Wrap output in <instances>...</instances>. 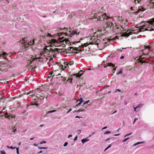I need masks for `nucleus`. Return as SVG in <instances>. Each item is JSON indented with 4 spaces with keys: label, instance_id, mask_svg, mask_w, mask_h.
Here are the masks:
<instances>
[{
    "label": "nucleus",
    "instance_id": "f257e3e1",
    "mask_svg": "<svg viewBox=\"0 0 154 154\" xmlns=\"http://www.w3.org/2000/svg\"><path fill=\"white\" fill-rule=\"evenodd\" d=\"M116 28L119 29L121 31H125V32L123 33L121 35L122 37H128L133 34V31L137 30L138 28V26L132 25L129 27V28H126L123 25H116Z\"/></svg>",
    "mask_w": 154,
    "mask_h": 154
},
{
    "label": "nucleus",
    "instance_id": "f03ea898",
    "mask_svg": "<svg viewBox=\"0 0 154 154\" xmlns=\"http://www.w3.org/2000/svg\"><path fill=\"white\" fill-rule=\"evenodd\" d=\"M154 54L150 50L147 54H144L139 56L140 59H139L138 62L140 65L147 66L150 63L149 61L150 60L151 57H154Z\"/></svg>",
    "mask_w": 154,
    "mask_h": 154
},
{
    "label": "nucleus",
    "instance_id": "7ed1b4c3",
    "mask_svg": "<svg viewBox=\"0 0 154 154\" xmlns=\"http://www.w3.org/2000/svg\"><path fill=\"white\" fill-rule=\"evenodd\" d=\"M154 23V20H150L147 22L148 24H144L140 28L137 29V31L136 32H139L142 31L146 30L151 31L154 30V29L152 28L153 23Z\"/></svg>",
    "mask_w": 154,
    "mask_h": 154
},
{
    "label": "nucleus",
    "instance_id": "20e7f679",
    "mask_svg": "<svg viewBox=\"0 0 154 154\" xmlns=\"http://www.w3.org/2000/svg\"><path fill=\"white\" fill-rule=\"evenodd\" d=\"M109 18L106 14H103L101 12L96 13L94 14L93 19H96L97 20L103 21L105 19Z\"/></svg>",
    "mask_w": 154,
    "mask_h": 154
},
{
    "label": "nucleus",
    "instance_id": "39448f33",
    "mask_svg": "<svg viewBox=\"0 0 154 154\" xmlns=\"http://www.w3.org/2000/svg\"><path fill=\"white\" fill-rule=\"evenodd\" d=\"M91 40L92 41L89 43H86L82 44L81 45L79 46V48H84V47H87L90 44L91 45H98L100 42V40L97 38H95L94 37H92L91 39Z\"/></svg>",
    "mask_w": 154,
    "mask_h": 154
},
{
    "label": "nucleus",
    "instance_id": "423d86ee",
    "mask_svg": "<svg viewBox=\"0 0 154 154\" xmlns=\"http://www.w3.org/2000/svg\"><path fill=\"white\" fill-rule=\"evenodd\" d=\"M41 58V57H34L33 58L32 57L30 60H29L27 61V67H31L33 66L34 63H35L36 61L38 60H38Z\"/></svg>",
    "mask_w": 154,
    "mask_h": 154
},
{
    "label": "nucleus",
    "instance_id": "0eeeda50",
    "mask_svg": "<svg viewBox=\"0 0 154 154\" xmlns=\"http://www.w3.org/2000/svg\"><path fill=\"white\" fill-rule=\"evenodd\" d=\"M21 42V44L22 46V50H24L25 48H28L29 45H33L34 44L35 40L34 39H33L32 41H30L29 42H29H28L26 41L24 39L21 41L20 42Z\"/></svg>",
    "mask_w": 154,
    "mask_h": 154
},
{
    "label": "nucleus",
    "instance_id": "6e6552de",
    "mask_svg": "<svg viewBox=\"0 0 154 154\" xmlns=\"http://www.w3.org/2000/svg\"><path fill=\"white\" fill-rule=\"evenodd\" d=\"M74 64V63L73 61L69 62H64L63 63V64H61V63H60L59 64V66H60V67H63L64 66V67H69V66H71L72 65H73Z\"/></svg>",
    "mask_w": 154,
    "mask_h": 154
},
{
    "label": "nucleus",
    "instance_id": "1a4fd4ad",
    "mask_svg": "<svg viewBox=\"0 0 154 154\" xmlns=\"http://www.w3.org/2000/svg\"><path fill=\"white\" fill-rule=\"evenodd\" d=\"M106 27L108 28H113L114 27H115V29H117V28H116L115 27V25H120L119 24H118V23H115L114 24L113 23L111 22V21H107L106 23Z\"/></svg>",
    "mask_w": 154,
    "mask_h": 154
},
{
    "label": "nucleus",
    "instance_id": "9d476101",
    "mask_svg": "<svg viewBox=\"0 0 154 154\" xmlns=\"http://www.w3.org/2000/svg\"><path fill=\"white\" fill-rule=\"evenodd\" d=\"M144 49L142 50L141 51H143V54H147L148 53V52H149L150 50V47L149 46H144Z\"/></svg>",
    "mask_w": 154,
    "mask_h": 154
},
{
    "label": "nucleus",
    "instance_id": "9b49d317",
    "mask_svg": "<svg viewBox=\"0 0 154 154\" xmlns=\"http://www.w3.org/2000/svg\"><path fill=\"white\" fill-rule=\"evenodd\" d=\"M69 48H70V49L69 50L70 51H72L73 52H75V53H76V54L78 52H75V51H79L78 52H79V51L81 52L82 51H84V50H81L80 49L79 50V49H78L77 48H73L72 47H69Z\"/></svg>",
    "mask_w": 154,
    "mask_h": 154
},
{
    "label": "nucleus",
    "instance_id": "f8f14e48",
    "mask_svg": "<svg viewBox=\"0 0 154 154\" xmlns=\"http://www.w3.org/2000/svg\"><path fill=\"white\" fill-rule=\"evenodd\" d=\"M58 36L59 37V38L61 40L63 39L64 38L63 36H62V35H64L65 36H66L68 35V34L64 32H61L59 33L58 34Z\"/></svg>",
    "mask_w": 154,
    "mask_h": 154
},
{
    "label": "nucleus",
    "instance_id": "ddd939ff",
    "mask_svg": "<svg viewBox=\"0 0 154 154\" xmlns=\"http://www.w3.org/2000/svg\"><path fill=\"white\" fill-rule=\"evenodd\" d=\"M5 118H9V119H10V117H11L12 118H14V119L15 118V116L12 115V114H8L7 112H6L5 114Z\"/></svg>",
    "mask_w": 154,
    "mask_h": 154
},
{
    "label": "nucleus",
    "instance_id": "4468645a",
    "mask_svg": "<svg viewBox=\"0 0 154 154\" xmlns=\"http://www.w3.org/2000/svg\"><path fill=\"white\" fill-rule=\"evenodd\" d=\"M79 32H77L76 30H73V31L69 35V38H70L74 35H79Z\"/></svg>",
    "mask_w": 154,
    "mask_h": 154
},
{
    "label": "nucleus",
    "instance_id": "2eb2a0df",
    "mask_svg": "<svg viewBox=\"0 0 154 154\" xmlns=\"http://www.w3.org/2000/svg\"><path fill=\"white\" fill-rule=\"evenodd\" d=\"M83 73V72L82 70H81L78 73L74 75L77 77H81Z\"/></svg>",
    "mask_w": 154,
    "mask_h": 154
},
{
    "label": "nucleus",
    "instance_id": "dca6fc26",
    "mask_svg": "<svg viewBox=\"0 0 154 154\" xmlns=\"http://www.w3.org/2000/svg\"><path fill=\"white\" fill-rule=\"evenodd\" d=\"M2 54L0 55V57L1 58V57H2L4 59H6L8 55V54L3 51H2Z\"/></svg>",
    "mask_w": 154,
    "mask_h": 154
},
{
    "label": "nucleus",
    "instance_id": "f3484780",
    "mask_svg": "<svg viewBox=\"0 0 154 154\" xmlns=\"http://www.w3.org/2000/svg\"><path fill=\"white\" fill-rule=\"evenodd\" d=\"M8 70V69L4 68H0V73H2L4 72H5Z\"/></svg>",
    "mask_w": 154,
    "mask_h": 154
},
{
    "label": "nucleus",
    "instance_id": "a211bd4d",
    "mask_svg": "<svg viewBox=\"0 0 154 154\" xmlns=\"http://www.w3.org/2000/svg\"><path fill=\"white\" fill-rule=\"evenodd\" d=\"M60 41L64 43H65L66 44H69L70 42L68 38H65L63 40H60Z\"/></svg>",
    "mask_w": 154,
    "mask_h": 154
},
{
    "label": "nucleus",
    "instance_id": "6ab92c4d",
    "mask_svg": "<svg viewBox=\"0 0 154 154\" xmlns=\"http://www.w3.org/2000/svg\"><path fill=\"white\" fill-rule=\"evenodd\" d=\"M145 10V9H144L143 7L140 6L139 7L138 10H137V11L134 12V13H137L139 11H143Z\"/></svg>",
    "mask_w": 154,
    "mask_h": 154
},
{
    "label": "nucleus",
    "instance_id": "aec40b11",
    "mask_svg": "<svg viewBox=\"0 0 154 154\" xmlns=\"http://www.w3.org/2000/svg\"><path fill=\"white\" fill-rule=\"evenodd\" d=\"M106 66H104V67H106L107 66H112V67H115L114 65L112 63H106Z\"/></svg>",
    "mask_w": 154,
    "mask_h": 154
},
{
    "label": "nucleus",
    "instance_id": "412c9836",
    "mask_svg": "<svg viewBox=\"0 0 154 154\" xmlns=\"http://www.w3.org/2000/svg\"><path fill=\"white\" fill-rule=\"evenodd\" d=\"M100 31H102V30H98V31L95 32L94 34L95 35L97 36H99L101 34V33H99Z\"/></svg>",
    "mask_w": 154,
    "mask_h": 154
},
{
    "label": "nucleus",
    "instance_id": "4be33fe9",
    "mask_svg": "<svg viewBox=\"0 0 154 154\" xmlns=\"http://www.w3.org/2000/svg\"><path fill=\"white\" fill-rule=\"evenodd\" d=\"M35 92H34V91H30V92H29L26 94L28 95L29 94H31V95H30L29 96H32V95H33V94H34L35 93Z\"/></svg>",
    "mask_w": 154,
    "mask_h": 154
},
{
    "label": "nucleus",
    "instance_id": "5701e85b",
    "mask_svg": "<svg viewBox=\"0 0 154 154\" xmlns=\"http://www.w3.org/2000/svg\"><path fill=\"white\" fill-rule=\"evenodd\" d=\"M149 4L150 6H153L154 8V1L153 0H150V1Z\"/></svg>",
    "mask_w": 154,
    "mask_h": 154
},
{
    "label": "nucleus",
    "instance_id": "b1692460",
    "mask_svg": "<svg viewBox=\"0 0 154 154\" xmlns=\"http://www.w3.org/2000/svg\"><path fill=\"white\" fill-rule=\"evenodd\" d=\"M90 140L89 139H88L87 138L85 139H83L82 140V142L83 143H85L88 141Z\"/></svg>",
    "mask_w": 154,
    "mask_h": 154
},
{
    "label": "nucleus",
    "instance_id": "393cba45",
    "mask_svg": "<svg viewBox=\"0 0 154 154\" xmlns=\"http://www.w3.org/2000/svg\"><path fill=\"white\" fill-rule=\"evenodd\" d=\"M144 143V142H139L137 143H134L133 145V146H135L137 145H138V144H141V143Z\"/></svg>",
    "mask_w": 154,
    "mask_h": 154
},
{
    "label": "nucleus",
    "instance_id": "a878e982",
    "mask_svg": "<svg viewBox=\"0 0 154 154\" xmlns=\"http://www.w3.org/2000/svg\"><path fill=\"white\" fill-rule=\"evenodd\" d=\"M54 73V71H51L48 74V78H50L51 77V75Z\"/></svg>",
    "mask_w": 154,
    "mask_h": 154
},
{
    "label": "nucleus",
    "instance_id": "bb28decb",
    "mask_svg": "<svg viewBox=\"0 0 154 154\" xmlns=\"http://www.w3.org/2000/svg\"><path fill=\"white\" fill-rule=\"evenodd\" d=\"M56 111V110H52L49 111H48V112H46V114H47L48 113H52V112H55Z\"/></svg>",
    "mask_w": 154,
    "mask_h": 154
},
{
    "label": "nucleus",
    "instance_id": "cd10ccee",
    "mask_svg": "<svg viewBox=\"0 0 154 154\" xmlns=\"http://www.w3.org/2000/svg\"><path fill=\"white\" fill-rule=\"evenodd\" d=\"M35 68H29L28 69V70L34 71L35 70Z\"/></svg>",
    "mask_w": 154,
    "mask_h": 154
},
{
    "label": "nucleus",
    "instance_id": "c85d7f7f",
    "mask_svg": "<svg viewBox=\"0 0 154 154\" xmlns=\"http://www.w3.org/2000/svg\"><path fill=\"white\" fill-rule=\"evenodd\" d=\"M40 37L41 39H42L43 40H45V36H44L43 35H41L40 36Z\"/></svg>",
    "mask_w": 154,
    "mask_h": 154
},
{
    "label": "nucleus",
    "instance_id": "c756f323",
    "mask_svg": "<svg viewBox=\"0 0 154 154\" xmlns=\"http://www.w3.org/2000/svg\"><path fill=\"white\" fill-rule=\"evenodd\" d=\"M85 110V109H79V110H77V111H76V112H82V111H83Z\"/></svg>",
    "mask_w": 154,
    "mask_h": 154
},
{
    "label": "nucleus",
    "instance_id": "7c9ffc66",
    "mask_svg": "<svg viewBox=\"0 0 154 154\" xmlns=\"http://www.w3.org/2000/svg\"><path fill=\"white\" fill-rule=\"evenodd\" d=\"M7 147L8 148H10V149H14L15 148V147H13L12 146H7Z\"/></svg>",
    "mask_w": 154,
    "mask_h": 154
},
{
    "label": "nucleus",
    "instance_id": "2f4dec72",
    "mask_svg": "<svg viewBox=\"0 0 154 154\" xmlns=\"http://www.w3.org/2000/svg\"><path fill=\"white\" fill-rule=\"evenodd\" d=\"M47 50V49L46 48L45 50L41 52V53H40V55H41V56H42V55L43 54H44L45 53V52H46L45 50Z\"/></svg>",
    "mask_w": 154,
    "mask_h": 154
},
{
    "label": "nucleus",
    "instance_id": "473e14b6",
    "mask_svg": "<svg viewBox=\"0 0 154 154\" xmlns=\"http://www.w3.org/2000/svg\"><path fill=\"white\" fill-rule=\"evenodd\" d=\"M38 148L40 149H47L48 148L47 147H40V146H38Z\"/></svg>",
    "mask_w": 154,
    "mask_h": 154
},
{
    "label": "nucleus",
    "instance_id": "72a5a7b5",
    "mask_svg": "<svg viewBox=\"0 0 154 154\" xmlns=\"http://www.w3.org/2000/svg\"><path fill=\"white\" fill-rule=\"evenodd\" d=\"M111 146V144L109 145L106 148H105V150H104V151H105L106 150L110 148Z\"/></svg>",
    "mask_w": 154,
    "mask_h": 154
},
{
    "label": "nucleus",
    "instance_id": "f704fd0d",
    "mask_svg": "<svg viewBox=\"0 0 154 154\" xmlns=\"http://www.w3.org/2000/svg\"><path fill=\"white\" fill-rule=\"evenodd\" d=\"M60 78L61 80H63V81H65L66 80L65 78V77H63V76H61Z\"/></svg>",
    "mask_w": 154,
    "mask_h": 154
},
{
    "label": "nucleus",
    "instance_id": "c9c22d12",
    "mask_svg": "<svg viewBox=\"0 0 154 154\" xmlns=\"http://www.w3.org/2000/svg\"><path fill=\"white\" fill-rule=\"evenodd\" d=\"M58 71V70H57V71H55V70H54V75H53L52 76V77H53L54 76V75H56L57 74V73H56V72H57V71Z\"/></svg>",
    "mask_w": 154,
    "mask_h": 154
},
{
    "label": "nucleus",
    "instance_id": "e433bc0d",
    "mask_svg": "<svg viewBox=\"0 0 154 154\" xmlns=\"http://www.w3.org/2000/svg\"><path fill=\"white\" fill-rule=\"evenodd\" d=\"M140 0H134V2L136 4L138 3Z\"/></svg>",
    "mask_w": 154,
    "mask_h": 154
},
{
    "label": "nucleus",
    "instance_id": "4c0bfd02",
    "mask_svg": "<svg viewBox=\"0 0 154 154\" xmlns=\"http://www.w3.org/2000/svg\"><path fill=\"white\" fill-rule=\"evenodd\" d=\"M79 101H80V102H83V99L82 98V97H80L79 99Z\"/></svg>",
    "mask_w": 154,
    "mask_h": 154
},
{
    "label": "nucleus",
    "instance_id": "58836bf2",
    "mask_svg": "<svg viewBox=\"0 0 154 154\" xmlns=\"http://www.w3.org/2000/svg\"><path fill=\"white\" fill-rule=\"evenodd\" d=\"M16 150H17V154H19V147L16 148Z\"/></svg>",
    "mask_w": 154,
    "mask_h": 154
},
{
    "label": "nucleus",
    "instance_id": "ea45409f",
    "mask_svg": "<svg viewBox=\"0 0 154 154\" xmlns=\"http://www.w3.org/2000/svg\"><path fill=\"white\" fill-rule=\"evenodd\" d=\"M89 102V100H88V101H86L84 103H83V106H84V105H85V104H87Z\"/></svg>",
    "mask_w": 154,
    "mask_h": 154
},
{
    "label": "nucleus",
    "instance_id": "a19ab883",
    "mask_svg": "<svg viewBox=\"0 0 154 154\" xmlns=\"http://www.w3.org/2000/svg\"><path fill=\"white\" fill-rule=\"evenodd\" d=\"M46 36L47 37H48V36L52 37V36L49 33H47L46 35Z\"/></svg>",
    "mask_w": 154,
    "mask_h": 154
},
{
    "label": "nucleus",
    "instance_id": "79ce46f5",
    "mask_svg": "<svg viewBox=\"0 0 154 154\" xmlns=\"http://www.w3.org/2000/svg\"><path fill=\"white\" fill-rule=\"evenodd\" d=\"M39 98L41 100H42L44 98V97L43 96H41L39 97Z\"/></svg>",
    "mask_w": 154,
    "mask_h": 154
},
{
    "label": "nucleus",
    "instance_id": "37998d69",
    "mask_svg": "<svg viewBox=\"0 0 154 154\" xmlns=\"http://www.w3.org/2000/svg\"><path fill=\"white\" fill-rule=\"evenodd\" d=\"M68 144V143L67 142H66L64 144L63 146L65 147L67 146Z\"/></svg>",
    "mask_w": 154,
    "mask_h": 154
},
{
    "label": "nucleus",
    "instance_id": "c03bdc74",
    "mask_svg": "<svg viewBox=\"0 0 154 154\" xmlns=\"http://www.w3.org/2000/svg\"><path fill=\"white\" fill-rule=\"evenodd\" d=\"M52 42L55 43L57 42V41L55 39H52L51 40Z\"/></svg>",
    "mask_w": 154,
    "mask_h": 154
},
{
    "label": "nucleus",
    "instance_id": "a18cd8bd",
    "mask_svg": "<svg viewBox=\"0 0 154 154\" xmlns=\"http://www.w3.org/2000/svg\"><path fill=\"white\" fill-rule=\"evenodd\" d=\"M132 134V133L126 134L125 136V137H126L127 136L131 135Z\"/></svg>",
    "mask_w": 154,
    "mask_h": 154
},
{
    "label": "nucleus",
    "instance_id": "49530a36",
    "mask_svg": "<svg viewBox=\"0 0 154 154\" xmlns=\"http://www.w3.org/2000/svg\"><path fill=\"white\" fill-rule=\"evenodd\" d=\"M111 133V132L109 131H106L105 133L104 134H110Z\"/></svg>",
    "mask_w": 154,
    "mask_h": 154
},
{
    "label": "nucleus",
    "instance_id": "de8ad7c7",
    "mask_svg": "<svg viewBox=\"0 0 154 154\" xmlns=\"http://www.w3.org/2000/svg\"><path fill=\"white\" fill-rule=\"evenodd\" d=\"M122 69H121L120 70H119V72L118 73H117V74L121 73H122Z\"/></svg>",
    "mask_w": 154,
    "mask_h": 154
},
{
    "label": "nucleus",
    "instance_id": "09e8293b",
    "mask_svg": "<svg viewBox=\"0 0 154 154\" xmlns=\"http://www.w3.org/2000/svg\"><path fill=\"white\" fill-rule=\"evenodd\" d=\"M82 102H79V103H78L76 105H75V107L76 106H78L80 105L81 103H82Z\"/></svg>",
    "mask_w": 154,
    "mask_h": 154
},
{
    "label": "nucleus",
    "instance_id": "8fccbe9b",
    "mask_svg": "<svg viewBox=\"0 0 154 154\" xmlns=\"http://www.w3.org/2000/svg\"><path fill=\"white\" fill-rule=\"evenodd\" d=\"M138 119L137 118H135V119H134V122H133V124L134 125V122H135V121L137 120Z\"/></svg>",
    "mask_w": 154,
    "mask_h": 154
},
{
    "label": "nucleus",
    "instance_id": "3c124183",
    "mask_svg": "<svg viewBox=\"0 0 154 154\" xmlns=\"http://www.w3.org/2000/svg\"><path fill=\"white\" fill-rule=\"evenodd\" d=\"M129 139V138H127L126 139H125V140H124L123 141V142H125L126 140H128Z\"/></svg>",
    "mask_w": 154,
    "mask_h": 154
},
{
    "label": "nucleus",
    "instance_id": "603ef678",
    "mask_svg": "<svg viewBox=\"0 0 154 154\" xmlns=\"http://www.w3.org/2000/svg\"><path fill=\"white\" fill-rule=\"evenodd\" d=\"M77 138H78V137H77V136H76L75 137V138H74V141H76V140H77Z\"/></svg>",
    "mask_w": 154,
    "mask_h": 154
},
{
    "label": "nucleus",
    "instance_id": "864d4df0",
    "mask_svg": "<svg viewBox=\"0 0 154 154\" xmlns=\"http://www.w3.org/2000/svg\"><path fill=\"white\" fill-rule=\"evenodd\" d=\"M72 110V109H70L69 110L67 111L66 112L67 114H68L69 112H70Z\"/></svg>",
    "mask_w": 154,
    "mask_h": 154
},
{
    "label": "nucleus",
    "instance_id": "5fc2aeb1",
    "mask_svg": "<svg viewBox=\"0 0 154 154\" xmlns=\"http://www.w3.org/2000/svg\"><path fill=\"white\" fill-rule=\"evenodd\" d=\"M139 106H137V107H136V108L135 107H134V111H135V112H137L136 110V109L137 108L139 107Z\"/></svg>",
    "mask_w": 154,
    "mask_h": 154
},
{
    "label": "nucleus",
    "instance_id": "6e6d98bb",
    "mask_svg": "<svg viewBox=\"0 0 154 154\" xmlns=\"http://www.w3.org/2000/svg\"><path fill=\"white\" fill-rule=\"evenodd\" d=\"M78 134H79L81 132V130H79L78 131Z\"/></svg>",
    "mask_w": 154,
    "mask_h": 154
},
{
    "label": "nucleus",
    "instance_id": "4d7b16f0",
    "mask_svg": "<svg viewBox=\"0 0 154 154\" xmlns=\"http://www.w3.org/2000/svg\"><path fill=\"white\" fill-rule=\"evenodd\" d=\"M46 143V142L45 141H43L42 142H40V143L41 144H43V143Z\"/></svg>",
    "mask_w": 154,
    "mask_h": 154
},
{
    "label": "nucleus",
    "instance_id": "13d9d810",
    "mask_svg": "<svg viewBox=\"0 0 154 154\" xmlns=\"http://www.w3.org/2000/svg\"><path fill=\"white\" fill-rule=\"evenodd\" d=\"M82 117H79L78 116H76L75 117V118H82Z\"/></svg>",
    "mask_w": 154,
    "mask_h": 154
},
{
    "label": "nucleus",
    "instance_id": "bf43d9fd",
    "mask_svg": "<svg viewBox=\"0 0 154 154\" xmlns=\"http://www.w3.org/2000/svg\"><path fill=\"white\" fill-rule=\"evenodd\" d=\"M117 91H118L119 92H121V90H119V89H116L115 92H116Z\"/></svg>",
    "mask_w": 154,
    "mask_h": 154
},
{
    "label": "nucleus",
    "instance_id": "052dcab7",
    "mask_svg": "<svg viewBox=\"0 0 154 154\" xmlns=\"http://www.w3.org/2000/svg\"><path fill=\"white\" fill-rule=\"evenodd\" d=\"M72 136V135H71V134H70V135H69L68 136V138H70V137H71Z\"/></svg>",
    "mask_w": 154,
    "mask_h": 154
},
{
    "label": "nucleus",
    "instance_id": "680f3d73",
    "mask_svg": "<svg viewBox=\"0 0 154 154\" xmlns=\"http://www.w3.org/2000/svg\"><path fill=\"white\" fill-rule=\"evenodd\" d=\"M120 134H115L114 135V136H118Z\"/></svg>",
    "mask_w": 154,
    "mask_h": 154
},
{
    "label": "nucleus",
    "instance_id": "e2e57ef3",
    "mask_svg": "<svg viewBox=\"0 0 154 154\" xmlns=\"http://www.w3.org/2000/svg\"><path fill=\"white\" fill-rule=\"evenodd\" d=\"M124 58V56H122L120 58V59H123Z\"/></svg>",
    "mask_w": 154,
    "mask_h": 154
},
{
    "label": "nucleus",
    "instance_id": "0e129e2a",
    "mask_svg": "<svg viewBox=\"0 0 154 154\" xmlns=\"http://www.w3.org/2000/svg\"><path fill=\"white\" fill-rule=\"evenodd\" d=\"M44 126V124H42V125H40L39 126L40 127H43V126Z\"/></svg>",
    "mask_w": 154,
    "mask_h": 154
},
{
    "label": "nucleus",
    "instance_id": "69168bd1",
    "mask_svg": "<svg viewBox=\"0 0 154 154\" xmlns=\"http://www.w3.org/2000/svg\"><path fill=\"white\" fill-rule=\"evenodd\" d=\"M107 128V126H105V127H104V128H102V130L105 129L106 128Z\"/></svg>",
    "mask_w": 154,
    "mask_h": 154
},
{
    "label": "nucleus",
    "instance_id": "338daca9",
    "mask_svg": "<svg viewBox=\"0 0 154 154\" xmlns=\"http://www.w3.org/2000/svg\"><path fill=\"white\" fill-rule=\"evenodd\" d=\"M117 112V110H116V111H115L113 113H112V114H114V113H116V112Z\"/></svg>",
    "mask_w": 154,
    "mask_h": 154
},
{
    "label": "nucleus",
    "instance_id": "774afa93",
    "mask_svg": "<svg viewBox=\"0 0 154 154\" xmlns=\"http://www.w3.org/2000/svg\"><path fill=\"white\" fill-rule=\"evenodd\" d=\"M130 9H131V10H133V7H131L130 8Z\"/></svg>",
    "mask_w": 154,
    "mask_h": 154
}]
</instances>
